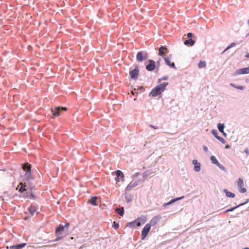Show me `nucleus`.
<instances>
[{"instance_id": "obj_1", "label": "nucleus", "mask_w": 249, "mask_h": 249, "mask_svg": "<svg viewBox=\"0 0 249 249\" xmlns=\"http://www.w3.org/2000/svg\"><path fill=\"white\" fill-rule=\"evenodd\" d=\"M22 168L25 172L24 175L21 176L22 180L24 183L28 185L31 190L34 189L35 185L33 183V181L34 180L35 178L31 173L32 165L28 162H26L22 164Z\"/></svg>"}, {"instance_id": "obj_2", "label": "nucleus", "mask_w": 249, "mask_h": 249, "mask_svg": "<svg viewBox=\"0 0 249 249\" xmlns=\"http://www.w3.org/2000/svg\"><path fill=\"white\" fill-rule=\"evenodd\" d=\"M168 85V82H163L157 86L151 91L149 96L155 97L161 95V93L165 90L166 87Z\"/></svg>"}, {"instance_id": "obj_3", "label": "nucleus", "mask_w": 249, "mask_h": 249, "mask_svg": "<svg viewBox=\"0 0 249 249\" xmlns=\"http://www.w3.org/2000/svg\"><path fill=\"white\" fill-rule=\"evenodd\" d=\"M146 221V217L144 216H141L132 222L127 223L126 226L129 228H135L143 225Z\"/></svg>"}, {"instance_id": "obj_4", "label": "nucleus", "mask_w": 249, "mask_h": 249, "mask_svg": "<svg viewBox=\"0 0 249 249\" xmlns=\"http://www.w3.org/2000/svg\"><path fill=\"white\" fill-rule=\"evenodd\" d=\"M148 57V55L146 51H140L137 53L136 59L139 62H142L146 60Z\"/></svg>"}, {"instance_id": "obj_5", "label": "nucleus", "mask_w": 249, "mask_h": 249, "mask_svg": "<svg viewBox=\"0 0 249 249\" xmlns=\"http://www.w3.org/2000/svg\"><path fill=\"white\" fill-rule=\"evenodd\" d=\"M148 62V64L145 66V68L147 71H152L155 69L156 70V62L153 60L149 59Z\"/></svg>"}, {"instance_id": "obj_6", "label": "nucleus", "mask_w": 249, "mask_h": 249, "mask_svg": "<svg viewBox=\"0 0 249 249\" xmlns=\"http://www.w3.org/2000/svg\"><path fill=\"white\" fill-rule=\"evenodd\" d=\"M151 229V227H150V225L149 224H146L143 228L142 230V234H141V239L142 240H144L146 236L147 235L148 232H149L150 230Z\"/></svg>"}, {"instance_id": "obj_7", "label": "nucleus", "mask_w": 249, "mask_h": 249, "mask_svg": "<svg viewBox=\"0 0 249 249\" xmlns=\"http://www.w3.org/2000/svg\"><path fill=\"white\" fill-rule=\"evenodd\" d=\"M37 205L32 204L28 208V212H25V213L27 214L29 213L31 216H33L37 210Z\"/></svg>"}, {"instance_id": "obj_8", "label": "nucleus", "mask_w": 249, "mask_h": 249, "mask_svg": "<svg viewBox=\"0 0 249 249\" xmlns=\"http://www.w3.org/2000/svg\"><path fill=\"white\" fill-rule=\"evenodd\" d=\"M139 74V70L138 66L134 69L130 71L129 74L130 78L134 80L137 79Z\"/></svg>"}, {"instance_id": "obj_9", "label": "nucleus", "mask_w": 249, "mask_h": 249, "mask_svg": "<svg viewBox=\"0 0 249 249\" xmlns=\"http://www.w3.org/2000/svg\"><path fill=\"white\" fill-rule=\"evenodd\" d=\"M115 175L116 177L115 178V180L117 182H119L120 181H123L124 180V176L123 173L120 170H116L115 171Z\"/></svg>"}, {"instance_id": "obj_10", "label": "nucleus", "mask_w": 249, "mask_h": 249, "mask_svg": "<svg viewBox=\"0 0 249 249\" xmlns=\"http://www.w3.org/2000/svg\"><path fill=\"white\" fill-rule=\"evenodd\" d=\"M212 134L218 140L221 142L222 143L225 144L226 141L222 137L218 135V132L216 130L213 129L212 130Z\"/></svg>"}, {"instance_id": "obj_11", "label": "nucleus", "mask_w": 249, "mask_h": 249, "mask_svg": "<svg viewBox=\"0 0 249 249\" xmlns=\"http://www.w3.org/2000/svg\"><path fill=\"white\" fill-rule=\"evenodd\" d=\"M69 226V223H67L65 225H62L61 224H60L55 229V232H57V233L59 232H65L64 231L65 229L67 228L68 229V227Z\"/></svg>"}, {"instance_id": "obj_12", "label": "nucleus", "mask_w": 249, "mask_h": 249, "mask_svg": "<svg viewBox=\"0 0 249 249\" xmlns=\"http://www.w3.org/2000/svg\"><path fill=\"white\" fill-rule=\"evenodd\" d=\"M235 73L238 75L248 74L249 73V67L238 69L236 71Z\"/></svg>"}, {"instance_id": "obj_13", "label": "nucleus", "mask_w": 249, "mask_h": 249, "mask_svg": "<svg viewBox=\"0 0 249 249\" xmlns=\"http://www.w3.org/2000/svg\"><path fill=\"white\" fill-rule=\"evenodd\" d=\"M249 202V199H247V200H246V201L245 202L239 204L238 205H237L236 206H235V207L231 208H230L229 209H227V210H226V211H224V213H227L228 212H232L233 211H234V210H235L237 208L244 205L245 204H246V203H248Z\"/></svg>"}, {"instance_id": "obj_14", "label": "nucleus", "mask_w": 249, "mask_h": 249, "mask_svg": "<svg viewBox=\"0 0 249 249\" xmlns=\"http://www.w3.org/2000/svg\"><path fill=\"white\" fill-rule=\"evenodd\" d=\"M68 229L66 230L65 232L59 231L57 233V232H55V236L56 237V238L55 239L54 241H57L62 239L63 237H64L66 235V233Z\"/></svg>"}, {"instance_id": "obj_15", "label": "nucleus", "mask_w": 249, "mask_h": 249, "mask_svg": "<svg viewBox=\"0 0 249 249\" xmlns=\"http://www.w3.org/2000/svg\"><path fill=\"white\" fill-rule=\"evenodd\" d=\"M51 110L54 117H58L60 115L61 110L59 107H56L54 108H52Z\"/></svg>"}, {"instance_id": "obj_16", "label": "nucleus", "mask_w": 249, "mask_h": 249, "mask_svg": "<svg viewBox=\"0 0 249 249\" xmlns=\"http://www.w3.org/2000/svg\"><path fill=\"white\" fill-rule=\"evenodd\" d=\"M168 52V49L166 46H161L159 49L158 54L160 56H163L165 55V53H167Z\"/></svg>"}, {"instance_id": "obj_17", "label": "nucleus", "mask_w": 249, "mask_h": 249, "mask_svg": "<svg viewBox=\"0 0 249 249\" xmlns=\"http://www.w3.org/2000/svg\"><path fill=\"white\" fill-rule=\"evenodd\" d=\"M159 220L160 218L158 216H154L150 221V222L149 223H147V224H149V225H150V227H151V226L155 225L159 222Z\"/></svg>"}, {"instance_id": "obj_18", "label": "nucleus", "mask_w": 249, "mask_h": 249, "mask_svg": "<svg viewBox=\"0 0 249 249\" xmlns=\"http://www.w3.org/2000/svg\"><path fill=\"white\" fill-rule=\"evenodd\" d=\"M26 245V243H23L11 246L9 247V249H22L23 248L25 247Z\"/></svg>"}, {"instance_id": "obj_19", "label": "nucleus", "mask_w": 249, "mask_h": 249, "mask_svg": "<svg viewBox=\"0 0 249 249\" xmlns=\"http://www.w3.org/2000/svg\"><path fill=\"white\" fill-rule=\"evenodd\" d=\"M20 187L18 190V192L23 194L25 191L27 190V189H26V186H28L27 184H25L24 182H20L19 183Z\"/></svg>"}, {"instance_id": "obj_20", "label": "nucleus", "mask_w": 249, "mask_h": 249, "mask_svg": "<svg viewBox=\"0 0 249 249\" xmlns=\"http://www.w3.org/2000/svg\"><path fill=\"white\" fill-rule=\"evenodd\" d=\"M138 184V181H135L133 182H131L126 187L125 191H129L131 190L132 188L136 187Z\"/></svg>"}, {"instance_id": "obj_21", "label": "nucleus", "mask_w": 249, "mask_h": 249, "mask_svg": "<svg viewBox=\"0 0 249 249\" xmlns=\"http://www.w3.org/2000/svg\"><path fill=\"white\" fill-rule=\"evenodd\" d=\"M193 163L194 164V170L196 172H199L200 170V164L197 160H193Z\"/></svg>"}, {"instance_id": "obj_22", "label": "nucleus", "mask_w": 249, "mask_h": 249, "mask_svg": "<svg viewBox=\"0 0 249 249\" xmlns=\"http://www.w3.org/2000/svg\"><path fill=\"white\" fill-rule=\"evenodd\" d=\"M225 128V125L224 124L218 123L217 124V128L219 131L222 133L224 136H226V133L224 131V129Z\"/></svg>"}, {"instance_id": "obj_23", "label": "nucleus", "mask_w": 249, "mask_h": 249, "mask_svg": "<svg viewBox=\"0 0 249 249\" xmlns=\"http://www.w3.org/2000/svg\"><path fill=\"white\" fill-rule=\"evenodd\" d=\"M223 192L225 193L226 196L228 197L234 198L235 196V194L229 191L227 189H224Z\"/></svg>"}, {"instance_id": "obj_24", "label": "nucleus", "mask_w": 249, "mask_h": 249, "mask_svg": "<svg viewBox=\"0 0 249 249\" xmlns=\"http://www.w3.org/2000/svg\"><path fill=\"white\" fill-rule=\"evenodd\" d=\"M195 41L192 38H189L188 40H186L184 41V44L185 45L192 46L194 45Z\"/></svg>"}, {"instance_id": "obj_25", "label": "nucleus", "mask_w": 249, "mask_h": 249, "mask_svg": "<svg viewBox=\"0 0 249 249\" xmlns=\"http://www.w3.org/2000/svg\"><path fill=\"white\" fill-rule=\"evenodd\" d=\"M29 199H32V200H35L36 199V196L35 195V194H34L33 192V189H32L31 190V189L30 188V187H29Z\"/></svg>"}, {"instance_id": "obj_26", "label": "nucleus", "mask_w": 249, "mask_h": 249, "mask_svg": "<svg viewBox=\"0 0 249 249\" xmlns=\"http://www.w3.org/2000/svg\"><path fill=\"white\" fill-rule=\"evenodd\" d=\"M124 195L125 200L127 203H129L132 201L133 196L131 195L126 193H125Z\"/></svg>"}, {"instance_id": "obj_27", "label": "nucleus", "mask_w": 249, "mask_h": 249, "mask_svg": "<svg viewBox=\"0 0 249 249\" xmlns=\"http://www.w3.org/2000/svg\"><path fill=\"white\" fill-rule=\"evenodd\" d=\"M115 211L120 216H123L124 214V208L123 207L120 208H115Z\"/></svg>"}, {"instance_id": "obj_28", "label": "nucleus", "mask_w": 249, "mask_h": 249, "mask_svg": "<svg viewBox=\"0 0 249 249\" xmlns=\"http://www.w3.org/2000/svg\"><path fill=\"white\" fill-rule=\"evenodd\" d=\"M97 199V196H95L91 197L90 199L89 200V202L91 204H92L93 206H96V205H97V203H96Z\"/></svg>"}, {"instance_id": "obj_29", "label": "nucleus", "mask_w": 249, "mask_h": 249, "mask_svg": "<svg viewBox=\"0 0 249 249\" xmlns=\"http://www.w3.org/2000/svg\"><path fill=\"white\" fill-rule=\"evenodd\" d=\"M206 62L205 61L200 60L198 64V67L199 69L205 68V67H206Z\"/></svg>"}, {"instance_id": "obj_30", "label": "nucleus", "mask_w": 249, "mask_h": 249, "mask_svg": "<svg viewBox=\"0 0 249 249\" xmlns=\"http://www.w3.org/2000/svg\"><path fill=\"white\" fill-rule=\"evenodd\" d=\"M230 85L235 89H238L240 90H243L245 89V88L242 86H238L233 83H230Z\"/></svg>"}, {"instance_id": "obj_31", "label": "nucleus", "mask_w": 249, "mask_h": 249, "mask_svg": "<svg viewBox=\"0 0 249 249\" xmlns=\"http://www.w3.org/2000/svg\"><path fill=\"white\" fill-rule=\"evenodd\" d=\"M237 185L238 188L244 187V181L242 178H239L237 180Z\"/></svg>"}, {"instance_id": "obj_32", "label": "nucleus", "mask_w": 249, "mask_h": 249, "mask_svg": "<svg viewBox=\"0 0 249 249\" xmlns=\"http://www.w3.org/2000/svg\"><path fill=\"white\" fill-rule=\"evenodd\" d=\"M210 160L212 161V163L215 164V165H217L218 164V163L219 162V161L217 160L216 157L214 156H212L210 158Z\"/></svg>"}, {"instance_id": "obj_33", "label": "nucleus", "mask_w": 249, "mask_h": 249, "mask_svg": "<svg viewBox=\"0 0 249 249\" xmlns=\"http://www.w3.org/2000/svg\"><path fill=\"white\" fill-rule=\"evenodd\" d=\"M184 197V196H181V197H177V198H173L172 199H171L170 201H169V202L171 203V204H173V203L178 201V200H181L182 199H183V198Z\"/></svg>"}, {"instance_id": "obj_34", "label": "nucleus", "mask_w": 249, "mask_h": 249, "mask_svg": "<svg viewBox=\"0 0 249 249\" xmlns=\"http://www.w3.org/2000/svg\"><path fill=\"white\" fill-rule=\"evenodd\" d=\"M184 197V196H181V197H177V198H173L172 199H171L170 201H169V202L171 203V204H173V203L178 201V200H181L182 199H183V198Z\"/></svg>"}, {"instance_id": "obj_35", "label": "nucleus", "mask_w": 249, "mask_h": 249, "mask_svg": "<svg viewBox=\"0 0 249 249\" xmlns=\"http://www.w3.org/2000/svg\"><path fill=\"white\" fill-rule=\"evenodd\" d=\"M170 59V58L168 56L165 57L164 58V60L165 61V64L168 65V66H169V65L171 63Z\"/></svg>"}, {"instance_id": "obj_36", "label": "nucleus", "mask_w": 249, "mask_h": 249, "mask_svg": "<svg viewBox=\"0 0 249 249\" xmlns=\"http://www.w3.org/2000/svg\"><path fill=\"white\" fill-rule=\"evenodd\" d=\"M236 44L234 42L231 43L227 48L222 52V53H224L226 51L230 49V48L235 46Z\"/></svg>"}, {"instance_id": "obj_37", "label": "nucleus", "mask_w": 249, "mask_h": 249, "mask_svg": "<svg viewBox=\"0 0 249 249\" xmlns=\"http://www.w3.org/2000/svg\"><path fill=\"white\" fill-rule=\"evenodd\" d=\"M112 227L115 229L117 230L119 227V224L118 222H117L116 221H114L112 224Z\"/></svg>"}, {"instance_id": "obj_38", "label": "nucleus", "mask_w": 249, "mask_h": 249, "mask_svg": "<svg viewBox=\"0 0 249 249\" xmlns=\"http://www.w3.org/2000/svg\"><path fill=\"white\" fill-rule=\"evenodd\" d=\"M29 187L27 188V192L26 193H23L22 197L24 198H29Z\"/></svg>"}, {"instance_id": "obj_39", "label": "nucleus", "mask_w": 249, "mask_h": 249, "mask_svg": "<svg viewBox=\"0 0 249 249\" xmlns=\"http://www.w3.org/2000/svg\"><path fill=\"white\" fill-rule=\"evenodd\" d=\"M150 173L148 171H145V172H144L142 174L143 178L145 179V178H146L150 175Z\"/></svg>"}, {"instance_id": "obj_40", "label": "nucleus", "mask_w": 249, "mask_h": 249, "mask_svg": "<svg viewBox=\"0 0 249 249\" xmlns=\"http://www.w3.org/2000/svg\"><path fill=\"white\" fill-rule=\"evenodd\" d=\"M161 60V58H160L159 60L157 61V63H156V71H159V67H160V61Z\"/></svg>"}, {"instance_id": "obj_41", "label": "nucleus", "mask_w": 249, "mask_h": 249, "mask_svg": "<svg viewBox=\"0 0 249 249\" xmlns=\"http://www.w3.org/2000/svg\"><path fill=\"white\" fill-rule=\"evenodd\" d=\"M168 79V76L167 75L164 76L161 78L159 79L158 83H160L162 80H166Z\"/></svg>"}, {"instance_id": "obj_42", "label": "nucleus", "mask_w": 249, "mask_h": 249, "mask_svg": "<svg viewBox=\"0 0 249 249\" xmlns=\"http://www.w3.org/2000/svg\"><path fill=\"white\" fill-rule=\"evenodd\" d=\"M216 166L222 170L224 171L225 170V167L219 162L218 163Z\"/></svg>"}, {"instance_id": "obj_43", "label": "nucleus", "mask_w": 249, "mask_h": 249, "mask_svg": "<svg viewBox=\"0 0 249 249\" xmlns=\"http://www.w3.org/2000/svg\"><path fill=\"white\" fill-rule=\"evenodd\" d=\"M239 191L241 193H245L246 192L247 190L245 188L242 187L240 188V189H239Z\"/></svg>"}, {"instance_id": "obj_44", "label": "nucleus", "mask_w": 249, "mask_h": 249, "mask_svg": "<svg viewBox=\"0 0 249 249\" xmlns=\"http://www.w3.org/2000/svg\"><path fill=\"white\" fill-rule=\"evenodd\" d=\"M169 66L171 68L177 69V68L176 67L175 64L174 62L171 63Z\"/></svg>"}, {"instance_id": "obj_45", "label": "nucleus", "mask_w": 249, "mask_h": 249, "mask_svg": "<svg viewBox=\"0 0 249 249\" xmlns=\"http://www.w3.org/2000/svg\"><path fill=\"white\" fill-rule=\"evenodd\" d=\"M59 107L61 111H66L67 110V108L66 107Z\"/></svg>"}, {"instance_id": "obj_46", "label": "nucleus", "mask_w": 249, "mask_h": 249, "mask_svg": "<svg viewBox=\"0 0 249 249\" xmlns=\"http://www.w3.org/2000/svg\"><path fill=\"white\" fill-rule=\"evenodd\" d=\"M203 150L205 152H207L208 151V147L205 146V145H203Z\"/></svg>"}, {"instance_id": "obj_47", "label": "nucleus", "mask_w": 249, "mask_h": 249, "mask_svg": "<svg viewBox=\"0 0 249 249\" xmlns=\"http://www.w3.org/2000/svg\"><path fill=\"white\" fill-rule=\"evenodd\" d=\"M132 93L133 95H135V94H138V92L136 89H134L133 90H132Z\"/></svg>"}, {"instance_id": "obj_48", "label": "nucleus", "mask_w": 249, "mask_h": 249, "mask_svg": "<svg viewBox=\"0 0 249 249\" xmlns=\"http://www.w3.org/2000/svg\"><path fill=\"white\" fill-rule=\"evenodd\" d=\"M244 152L247 155H249V149L248 148L245 149Z\"/></svg>"}, {"instance_id": "obj_49", "label": "nucleus", "mask_w": 249, "mask_h": 249, "mask_svg": "<svg viewBox=\"0 0 249 249\" xmlns=\"http://www.w3.org/2000/svg\"><path fill=\"white\" fill-rule=\"evenodd\" d=\"M187 36L188 38H192V36H193V34L191 33H189L187 34Z\"/></svg>"}, {"instance_id": "obj_50", "label": "nucleus", "mask_w": 249, "mask_h": 249, "mask_svg": "<svg viewBox=\"0 0 249 249\" xmlns=\"http://www.w3.org/2000/svg\"><path fill=\"white\" fill-rule=\"evenodd\" d=\"M171 204V203L169 201L167 203H164L163 205H162V206L164 207H166L168 205H169Z\"/></svg>"}, {"instance_id": "obj_51", "label": "nucleus", "mask_w": 249, "mask_h": 249, "mask_svg": "<svg viewBox=\"0 0 249 249\" xmlns=\"http://www.w3.org/2000/svg\"><path fill=\"white\" fill-rule=\"evenodd\" d=\"M139 175H140V173L139 172L136 173L135 174L133 175V178H136V177H137Z\"/></svg>"}, {"instance_id": "obj_52", "label": "nucleus", "mask_w": 249, "mask_h": 249, "mask_svg": "<svg viewBox=\"0 0 249 249\" xmlns=\"http://www.w3.org/2000/svg\"><path fill=\"white\" fill-rule=\"evenodd\" d=\"M149 126L153 129H158V126H156L155 125H153L152 124H150L149 125Z\"/></svg>"}, {"instance_id": "obj_53", "label": "nucleus", "mask_w": 249, "mask_h": 249, "mask_svg": "<svg viewBox=\"0 0 249 249\" xmlns=\"http://www.w3.org/2000/svg\"><path fill=\"white\" fill-rule=\"evenodd\" d=\"M4 175V172L0 170V178Z\"/></svg>"}, {"instance_id": "obj_54", "label": "nucleus", "mask_w": 249, "mask_h": 249, "mask_svg": "<svg viewBox=\"0 0 249 249\" xmlns=\"http://www.w3.org/2000/svg\"><path fill=\"white\" fill-rule=\"evenodd\" d=\"M32 216H25L24 218V220H27L28 219H30L31 218Z\"/></svg>"}, {"instance_id": "obj_55", "label": "nucleus", "mask_w": 249, "mask_h": 249, "mask_svg": "<svg viewBox=\"0 0 249 249\" xmlns=\"http://www.w3.org/2000/svg\"><path fill=\"white\" fill-rule=\"evenodd\" d=\"M143 89V87L142 86L139 87L137 90H142Z\"/></svg>"}, {"instance_id": "obj_56", "label": "nucleus", "mask_w": 249, "mask_h": 249, "mask_svg": "<svg viewBox=\"0 0 249 249\" xmlns=\"http://www.w3.org/2000/svg\"><path fill=\"white\" fill-rule=\"evenodd\" d=\"M230 148V146L229 144H227L225 145V148L226 149H229Z\"/></svg>"}, {"instance_id": "obj_57", "label": "nucleus", "mask_w": 249, "mask_h": 249, "mask_svg": "<svg viewBox=\"0 0 249 249\" xmlns=\"http://www.w3.org/2000/svg\"><path fill=\"white\" fill-rule=\"evenodd\" d=\"M245 56L247 58H249V53H247Z\"/></svg>"}, {"instance_id": "obj_58", "label": "nucleus", "mask_w": 249, "mask_h": 249, "mask_svg": "<svg viewBox=\"0 0 249 249\" xmlns=\"http://www.w3.org/2000/svg\"><path fill=\"white\" fill-rule=\"evenodd\" d=\"M244 249H249V248L246 247V248H245Z\"/></svg>"}, {"instance_id": "obj_59", "label": "nucleus", "mask_w": 249, "mask_h": 249, "mask_svg": "<svg viewBox=\"0 0 249 249\" xmlns=\"http://www.w3.org/2000/svg\"><path fill=\"white\" fill-rule=\"evenodd\" d=\"M249 35V34H247V36H248Z\"/></svg>"}]
</instances>
